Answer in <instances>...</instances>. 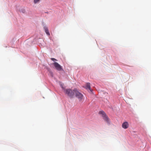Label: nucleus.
Segmentation results:
<instances>
[{
    "label": "nucleus",
    "instance_id": "f257e3e1",
    "mask_svg": "<svg viewBox=\"0 0 151 151\" xmlns=\"http://www.w3.org/2000/svg\"><path fill=\"white\" fill-rule=\"evenodd\" d=\"M62 88L64 90V92L66 95L71 98L74 97L75 95V89L73 90H72L70 88L65 89L62 86Z\"/></svg>",
    "mask_w": 151,
    "mask_h": 151
},
{
    "label": "nucleus",
    "instance_id": "f03ea898",
    "mask_svg": "<svg viewBox=\"0 0 151 151\" xmlns=\"http://www.w3.org/2000/svg\"><path fill=\"white\" fill-rule=\"evenodd\" d=\"M75 95L79 101L81 100L83 98V95L79 92L76 89H75Z\"/></svg>",
    "mask_w": 151,
    "mask_h": 151
},
{
    "label": "nucleus",
    "instance_id": "7ed1b4c3",
    "mask_svg": "<svg viewBox=\"0 0 151 151\" xmlns=\"http://www.w3.org/2000/svg\"><path fill=\"white\" fill-rule=\"evenodd\" d=\"M99 114H101L102 115L104 119L107 122H109V119L108 116L106 115L105 112L103 111H100L99 112Z\"/></svg>",
    "mask_w": 151,
    "mask_h": 151
},
{
    "label": "nucleus",
    "instance_id": "20e7f679",
    "mask_svg": "<svg viewBox=\"0 0 151 151\" xmlns=\"http://www.w3.org/2000/svg\"><path fill=\"white\" fill-rule=\"evenodd\" d=\"M52 64L55 66L57 70L60 71L63 70L61 66L58 63L55 62L52 63Z\"/></svg>",
    "mask_w": 151,
    "mask_h": 151
},
{
    "label": "nucleus",
    "instance_id": "39448f33",
    "mask_svg": "<svg viewBox=\"0 0 151 151\" xmlns=\"http://www.w3.org/2000/svg\"><path fill=\"white\" fill-rule=\"evenodd\" d=\"M122 127L124 129H126L129 127V124L127 122H125L122 124Z\"/></svg>",
    "mask_w": 151,
    "mask_h": 151
},
{
    "label": "nucleus",
    "instance_id": "423d86ee",
    "mask_svg": "<svg viewBox=\"0 0 151 151\" xmlns=\"http://www.w3.org/2000/svg\"><path fill=\"white\" fill-rule=\"evenodd\" d=\"M44 29L46 34L48 35H50V33L47 27L45 26L44 27Z\"/></svg>",
    "mask_w": 151,
    "mask_h": 151
},
{
    "label": "nucleus",
    "instance_id": "0eeeda50",
    "mask_svg": "<svg viewBox=\"0 0 151 151\" xmlns=\"http://www.w3.org/2000/svg\"><path fill=\"white\" fill-rule=\"evenodd\" d=\"M86 88L87 89H88L89 90H90L91 91V87L90 86V84L89 83H87L86 85Z\"/></svg>",
    "mask_w": 151,
    "mask_h": 151
},
{
    "label": "nucleus",
    "instance_id": "6e6552de",
    "mask_svg": "<svg viewBox=\"0 0 151 151\" xmlns=\"http://www.w3.org/2000/svg\"><path fill=\"white\" fill-rule=\"evenodd\" d=\"M40 0H34L35 4H36L40 1Z\"/></svg>",
    "mask_w": 151,
    "mask_h": 151
},
{
    "label": "nucleus",
    "instance_id": "1a4fd4ad",
    "mask_svg": "<svg viewBox=\"0 0 151 151\" xmlns=\"http://www.w3.org/2000/svg\"><path fill=\"white\" fill-rule=\"evenodd\" d=\"M51 60H52L53 61H57V60L56 59H55L54 58H51Z\"/></svg>",
    "mask_w": 151,
    "mask_h": 151
}]
</instances>
